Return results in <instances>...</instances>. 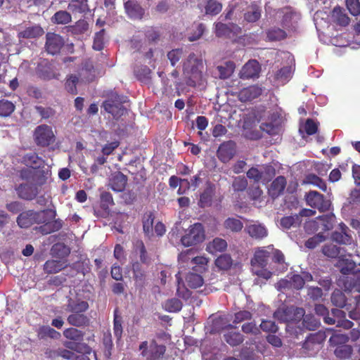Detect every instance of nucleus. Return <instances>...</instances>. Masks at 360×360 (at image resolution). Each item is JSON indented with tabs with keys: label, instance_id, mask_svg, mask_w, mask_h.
<instances>
[{
	"label": "nucleus",
	"instance_id": "f257e3e1",
	"mask_svg": "<svg viewBox=\"0 0 360 360\" xmlns=\"http://www.w3.org/2000/svg\"><path fill=\"white\" fill-rule=\"evenodd\" d=\"M203 68L202 59L198 58L195 54L191 53L184 63V77L187 85L195 86L197 84H202L204 82Z\"/></svg>",
	"mask_w": 360,
	"mask_h": 360
},
{
	"label": "nucleus",
	"instance_id": "f03ea898",
	"mask_svg": "<svg viewBox=\"0 0 360 360\" xmlns=\"http://www.w3.org/2000/svg\"><path fill=\"white\" fill-rule=\"evenodd\" d=\"M55 215V212L51 210L37 212L28 210L20 213L17 218V222L18 225H33L34 224L50 225L53 222Z\"/></svg>",
	"mask_w": 360,
	"mask_h": 360
},
{
	"label": "nucleus",
	"instance_id": "7ed1b4c3",
	"mask_svg": "<svg viewBox=\"0 0 360 360\" xmlns=\"http://www.w3.org/2000/svg\"><path fill=\"white\" fill-rule=\"evenodd\" d=\"M305 311L303 308L294 306H282L274 313V317L282 323L300 321Z\"/></svg>",
	"mask_w": 360,
	"mask_h": 360
},
{
	"label": "nucleus",
	"instance_id": "20e7f679",
	"mask_svg": "<svg viewBox=\"0 0 360 360\" xmlns=\"http://www.w3.org/2000/svg\"><path fill=\"white\" fill-rule=\"evenodd\" d=\"M274 174V169L270 165L251 167L247 172V176L255 182L266 184Z\"/></svg>",
	"mask_w": 360,
	"mask_h": 360
},
{
	"label": "nucleus",
	"instance_id": "39448f33",
	"mask_svg": "<svg viewBox=\"0 0 360 360\" xmlns=\"http://www.w3.org/2000/svg\"><path fill=\"white\" fill-rule=\"evenodd\" d=\"M34 137L36 143L43 147L53 143L56 140L52 127L46 124L38 126L34 130Z\"/></svg>",
	"mask_w": 360,
	"mask_h": 360
},
{
	"label": "nucleus",
	"instance_id": "423d86ee",
	"mask_svg": "<svg viewBox=\"0 0 360 360\" xmlns=\"http://www.w3.org/2000/svg\"><path fill=\"white\" fill-rule=\"evenodd\" d=\"M205 239L203 226H190L185 230L181 237V243L184 246H191L202 243Z\"/></svg>",
	"mask_w": 360,
	"mask_h": 360
},
{
	"label": "nucleus",
	"instance_id": "0eeeda50",
	"mask_svg": "<svg viewBox=\"0 0 360 360\" xmlns=\"http://www.w3.org/2000/svg\"><path fill=\"white\" fill-rule=\"evenodd\" d=\"M315 214L314 210L303 209L299 214L283 217L281 225H307L311 223L310 217H314Z\"/></svg>",
	"mask_w": 360,
	"mask_h": 360
},
{
	"label": "nucleus",
	"instance_id": "6e6552de",
	"mask_svg": "<svg viewBox=\"0 0 360 360\" xmlns=\"http://www.w3.org/2000/svg\"><path fill=\"white\" fill-rule=\"evenodd\" d=\"M126 101V98L117 94H112L111 98L103 103V108L106 112L113 117H118L123 115L124 108L122 104Z\"/></svg>",
	"mask_w": 360,
	"mask_h": 360
},
{
	"label": "nucleus",
	"instance_id": "1a4fd4ad",
	"mask_svg": "<svg viewBox=\"0 0 360 360\" xmlns=\"http://www.w3.org/2000/svg\"><path fill=\"white\" fill-rule=\"evenodd\" d=\"M305 198L307 205L319 210H328L330 205V202L325 200L323 195L315 191L307 193Z\"/></svg>",
	"mask_w": 360,
	"mask_h": 360
},
{
	"label": "nucleus",
	"instance_id": "9d476101",
	"mask_svg": "<svg viewBox=\"0 0 360 360\" xmlns=\"http://www.w3.org/2000/svg\"><path fill=\"white\" fill-rule=\"evenodd\" d=\"M228 328H233V326L229 323V321L223 316L210 317L207 326H205L207 333L214 334L221 332L222 330Z\"/></svg>",
	"mask_w": 360,
	"mask_h": 360
},
{
	"label": "nucleus",
	"instance_id": "9b49d317",
	"mask_svg": "<svg viewBox=\"0 0 360 360\" xmlns=\"http://www.w3.org/2000/svg\"><path fill=\"white\" fill-rule=\"evenodd\" d=\"M46 39L45 49L46 51L51 55L59 53L64 45L63 39L60 35L51 32L46 34Z\"/></svg>",
	"mask_w": 360,
	"mask_h": 360
},
{
	"label": "nucleus",
	"instance_id": "f8f14e48",
	"mask_svg": "<svg viewBox=\"0 0 360 360\" xmlns=\"http://www.w3.org/2000/svg\"><path fill=\"white\" fill-rule=\"evenodd\" d=\"M235 143L227 141L221 144L217 151V158L224 163L231 160L235 155Z\"/></svg>",
	"mask_w": 360,
	"mask_h": 360
},
{
	"label": "nucleus",
	"instance_id": "ddd939ff",
	"mask_svg": "<svg viewBox=\"0 0 360 360\" xmlns=\"http://www.w3.org/2000/svg\"><path fill=\"white\" fill-rule=\"evenodd\" d=\"M215 32L218 37H233L241 33V28L235 24L226 25L221 22L215 24Z\"/></svg>",
	"mask_w": 360,
	"mask_h": 360
},
{
	"label": "nucleus",
	"instance_id": "4468645a",
	"mask_svg": "<svg viewBox=\"0 0 360 360\" xmlns=\"http://www.w3.org/2000/svg\"><path fill=\"white\" fill-rule=\"evenodd\" d=\"M20 176L22 179L30 181L36 185H42L45 183L44 176H42L41 170L27 167L21 170Z\"/></svg>",
	"mask_w": 360,
	"mask_h": 360
},
{
	"label": "nucleus",
	"instance_id": "2eb2a0df",
	"mask_svg": "<svg viewBox=\"0 0 360 360\" xmlns=\"http://www.w3.org/2000/svg\"><path fill=\"white\" fill-rule=\"evenodd\" d=\"M260 66L259 63L255 60H249L242 68L240 72V77L243 79L256 78L259 77Z\"/></svg>",
	"mask_w": 360,
	"mask_h": 360
},
{
	"label": "nucleus",
	"instance_id": "dca6fc26",
	"mask_svg": "<svg viewBox=\"0 0 360 360\" xmlns=\"http://www.w3.org/2000/svg\"><path fill=\"white\" fill-rule=\"evenodd\" d=\"M16 191L20 198L25 200H32L38 193L36 184L33 183L21 184L17 187Z\"/></svg>",
	"mask_w": 360,
	"mask_h": 360
},
{
	"label": "nucleus",
	"instance_id": "f3484780",
	"mask_svg": "<svg viewBox=\"0 0 360 360\" xmlns=\"http://www.w3.org/2000/svg\"><path fill=\"white\" fill-rule=\"evenodd\" d=\"M270 253L264 248H260L255 253L254 257L251 259L252 270L258 268H264L267 264Z\"/></svg>",
	"mask_w": 360,
	"mask_h": 360
},
{
	"label": "nucleus",
	"instance_id": "a211bd4d",
	"mask_svg": "<svg viewBox=\"0 0 360 360\" xmlns=\"http://www.w3.org/2000/svg\"><path fill=\"white\" fill-rule=\"evenodd\" d=\"M68 266L66 260L49 259L44 264V271L48 274H56L67 268Z\"/></svg>",
	"mask_w": 360,
	"mask_h": 360
},
{
	"label": "nucleus",
	"instance_id": "6ab92c4d",
	"mask_svg": "<svg viewBox=\"0 0 360 360\" xmlns=\"http://www.w3.org/2000/svg\"><path fill=\"white\" fill-rule=\"evenodd\" d=\"M127 181L125 175L120 172H116L112 174L109 180V186L114 191L120 192L124 189Z\"/></svg>",
	"mask_w": 360,
	"mask_h": 360
},
{
	"label": "nucleus",
	"instance_id": "aec40b11",
	"mask_svg": "<svg viewBox=\"0 0 360 360\" xmlns=\"http://www.w3.org/2000/svg\"><path fill=\"white\" fill-rule=\"evenodd\" d=\"M287 181L284 176H279L276 177L271 184L268 192L273 198H276L281 195L286 186Z\"/></svg>",
	"mask_w": 360,
	"mask_h": 360
},
{
	"label": "nucleus",
	"instance_id": "412c9836",
	"mask_svg": "<svg viewBox=\"0 0 360 360\" xmlns=\"http://www.w3.org/2000/svg\"><path fill=\"white\" fill-rule=\"evenodd\" d=\"M71 252V249L63 243H56L50 250V255L60 260H64L68 257Z\"/></svg>",
	"mask_w": 360,
	"mask_h": 360
},
{
	"label": "nucleus",
	"instance_id": "4be33fe9",
	"mask_svg": "<svg viewBox=\"0 0 360 360\" xmlns=\"http://www.w3.org/2000/svg\"><path fill=\"white\" fill-rule=\"evenodd\" d=\"M68 323L75 327H86L89 325V318L81 313H71L67 318Z\"/></svg>",
	"mask_w": 360,
	"mask_h": 360
},
{
	"label": "nucleus",
	"instance_id": "5701e85b",
	"mask_svg": "<svg viewBox=\"0 0 360 360\" xmlns=\"http://www.w3.org/2000/svg\"><path fill=\"white\" fill-rule=\"evenodd\" d=\"M262 94V89L257 86H250L242 89L238 94L239 99L243 101H248L257 98Z\"/></svg>",
	"mask_w": 360,
	"mask_h": 360
},
{
	"label": "nucleus",
	"instance_id": "b1692460",
	"mask_svg": "<svg viewBox=\"0 0 360 360\" xmlns=\"http://www.w3.org/2000/svg\"><path fill=\"white\" fill-rule=\"evenodd\" d=\"M89 306L87 302L83 300L74 301L72 298H69L66 304L65 310L71 313L84 314Z\"/></svg>",
	"mask_w": 360,
	"mask_h": 360
},
{
	"label": "nucleus",
	"instance_id": "393cba45",
	"mask_svg": "<svg viewBox=\"0 0 360 360\" xmlns=\"http://www.w3.org/2000/svg\"><path fill=\"white\" fill-rule=\"evenodd\" d=\"M124 8L128 15L133 19H141L144 11L141 6L134 1H128L124 4Z\"/></svg>",
	"mask_w": 360,
	"mask_h": 360
},
{
	"label": "nucleus",
	"instance_id": "a878e982",
	"mask_svg": "<svg viewBox=\"0 0 360 360\" xmlns=\"http://www.w3.org/2000/svg\"><path fill=\"white\" fill-rule=\"evenodd\" d=\"M43 29L39 25H32L25 27L18 34L19 39H35L44 34Z\"/></svg>",
	"mask_w": 360,
	"mask_h": 360
},
{
	"label": "nucleus",
	"instance_id": "bb28decb",
	"mask_svg": "<svg viewBox=\"0 0 360 360\" xmlns=\"http://www.w3.org/2000/svg\"><path fill=\"white\" fill-rule=\"evenodd\" d=\"M292 74V68L290 66L284 67L275 73L274 82L277 85H283L290 80Z\"/></svg>",
	"mask_w": 360,
	"mask_h": 360
},
{
	"label": "nucleus",
	"instance_id": "cd10ccee",
	"mask_svg": "<svg viewBox=\"0 0 360 360\" xmlns=\"http://www.w3.org/2000/svg\"><path fill=\"white\" fill-rule=\"evenodd\" d=\"M150 349L146 357V360H155L161 356L165 352V346L162 345H158L155 340H152L149 347Z\"/></svg>",
	"mask_w": 360,
	"mask_h": 360
},
{
	"label": "nucleus",
	"instance_id": "c85d7f7f",
	"mask_svg": "<svg viewBox=\"0 0 360 360\" xmlns=\"http://www.w3.org/2000/svg\"><path fill=\"white\" fill-rule=\"evenodd\" d=\"M226 248L227 243L225 240L215 238L207 245L206 250L212 255H215L217 252L225 251Z\"/></svg>",
	"mask_w": 360,
	"mask_h": 360
},
{
	"label": "nucleus",
	"instance_id": "c756f323",
	"mask_svg": "<svg viewBox=\"0 0 360 360\" xmlns=\"http://www.w3.org/2000/svg\"><path fill=\"white\" fill-rule=\"evenodd\" d=\"M336 266L342 274L347 275L354 270L356 264L351 259L341 256L339 257Z\"/></svg>",
	"mask_w": 360,
	"mask_h": 360
},
{
	"label": "nucleus",
	"instance_id": "7c9ffc66",
	"mask_svg": "<svg viewBox=\"0 0 360 360\" xmlns=\"http://www.w3.org/2000/svg\"><path fill=\"white\" fill-rule=\"evenodd\" d=\"M330 229L328 226H326L324 231L319 232L316 235L311 237L305 242V246L309 249H314L316 247L318 244L326 240V239L328 237V231Z\"/></svg>",
	"mask_w": 360,
	"mask_h": 360
},
{
	"label": "nucleus",
	"instance_id": "2f4dec72",
	"mask_svg": "<svg viewBox=\"0 0 360 360\" xmlns=\"http://www.w3.org/2000/svg\"><path fill=\"white\" fill-rule=\"evenodd\" d=\"M341 228H342L341 231H340V232L335 231L332 234V236H331L332 240L333 241H335L338 243H340V244H344V245L351 244V243L352 241V238L346 231L345 228H347V226H341Z\"/></svg>",
	"mask_w": 360,
	"mask_h": 360
},
{
	"label": "nucleus",
	"instance_id": "473e14b6",
	"mask_svg": "<svg viewBox=\"0 0 360 360\" xmlns=\"http://www.w3.org/2000/svg\"><path fill=\"white\" fill-rule=\"evenodd\" d=\"M132 271L136 285L141 287L143 286L146 280V273L141 264L138 262L133 263Z\"/></svg>",
	"mask_w": 360,
	"mask_h": 360
},
{
	"label": "nucleus",
	"instance_id": "72a5a7b5",
	"mask_svg": "<svg viewBox=\"0 0 360 360\" xmlns=\"http://www.w3.org/2000/svg\"><path fill=\"white\" fill-rule=\"evenodd\" d=\"M331 19L333 22L342 26H346L349 22V18L343 13L342 10L340 7H335L333 8L331 14Z\"/></svg>",
	"mask_w": 360,
	"mask_h": 360
},
{
	"label": "nucleus",
	"instance_id": "f704fd0d",
	"mask_svg": "<svg viewBox=\"0 0 360 360\" xmlns=\"http://www.w3.org/2000/svg\"><path fill=\"white\" fill-rule=\"evenodd\" d=\"M68 8L73 13H85L89 10L87 0H72L68 4Z\"/></svg>",
	"mask_w": 360,
	"mask_h": 360
},
{
	"label": "nucleus",
	"instance_id": "c9c22d12",
	"mask_svg": "<svg viewBox=\"0 0 360 360\" xmlns=\"http://www.w3.org/2000/svg\"><path fill=\"white\" fill-rule=\"evenodd\" d=\"M302 325L309 330H315L320 326V321L313 315L307 314L302 317Z\"/></svg>",
	"mask_w": 360,
	"mask_h": 360
},
{
	"label": "nucleus",
	"instance_id": "e433bc0d",
	"mask_svg": "<svg viewBox=\"0 0 360 360\" xmlns=\"http://www.w3.org/2000/svg\"><path fill=\"white\" fill-rule=\"evenodd\" d=\"M215 265L220 270H228L233 264V259L230 255L223 254L215 259Z\"/></svg>",
	"mask_w": 360,
	"mask_h": 360
},
{
	"label": "nucleus",
	"instance_id": "4c0bfd02",
	"mask_svg": "<svg viewBox=\"0 0 360 360\" xmlns=\"http://www.w3.org/2000/svg\"><path fill=\"white\" fill-rule=\"evenodd\" d=\"M261 17V9L256 5L252 4L249 7L248 11L245 13V20L249 22H254Z\"/></svg>",
	"mask_w": 360,
	"mask_h": 360
},
{
	"label": "nucleus",
	"instance_id": "58836bf2",
	"mask_svg": "<svg viewBox=\"0 0 360 360\" xmlns=\"http://www.w3.org/2000/svg\"><path fill=\"white\" fill-rule=\"evenodd\" d=\"M235 64L232 61H228L222 65L217 67L220 79H226L231 76L235 70Z\"/></svg>",
	"mask_w": 360,
	"mask_h": 360
},
{
	"label": "nucleus",
	"instance_id": "ea45409f",
	"mask_svg": "<svg viewBox=\"0 0 360 360\" xmlns=\"http://www.w3.org/2000/svg\"><path fill=\"white\" fill-rule=\"evenodd\" d=\"M326 339V335L323 333H316L314 334H310L305 340V345L307 347H309V344H313L314 346L316 347L318 349H320L321 345Z\"/></svg>",
	"mask_w": 360,
	"mask_h": 360
},
{
	"label": "nucleus",
	"instance_id": "a19ab883",
	"mask_svg": "<svg viewBox=\"0 0 360 360\" xmlns=\"http://www.w3.org/2000/svg\"><path fill=\"white\" fill-rule=\"evenodd\" d=\"M225 341L231 346H237L244 340L243 335L238 332H229L224 335Z\"/></svg>",
	"mask_w": 360,
	"mask_h": 360
},
{
	"label": "nucleus",
	"instance_id": "79ce46f5",
	"mask_svg": "<svg viewBox=\"0 0 360 360\" xmlns=\"http://www.w3.org/2000/svg\"><path fill=\"white\" fill-rule=\"evenodd\" d=\"M65 347L68 349L76 351L79 353L89 354L91 352V348L84 343L74 342H65L64 344Z\"/></svg>",
	"mask_w": 360,
	"mask_h": 360
},
{
	"label": "nucleus",
	"instance_id": "37998d69",
	"mask_svg": "<svg viewBox=\"0 0 360 360\" xmlns=\"http://www.w3.org/2000/svg\"><path fill=\"white\" fill-rule=\"evenodd\" d=\"M53 23L65 25L72 20L70 14L65 11H59L56 12L51 18Z\"/></svg>",
	"mask_w": 360,
	"mask_h": 360
},
{
	"label": "nucleus",
	"instance_id": "c03bdc74",
	"mask_svg": "<svg viewBox=\"0 0 360 360\" xmlns=\"http://www.w3.org/2000/svg\"><path fill=\"white\" fill-rule=\"evenodd\" d=\"M39 71L40 77L44 79L58 78L59 75L51 64L46 65L43 68H39Z\"/></svg>",
	"mask_w": 360,
	"mask_h": 360
},
{
	"label": "nucleus",
	"instance_id": "a18cd8bd",
	"mask_svg": "<svg viewBox=\"0 0 360 360\" xmlns=\"http://www.w3.org/2000/svg\"><path fill=\"white\" fill-rule=\"evenodd\" d=\"M177 288L176 294L179 297L188 300L191 297V292L184 286L183 281L180 276V272L176 274Z\"/></svg>",
	"mask_w": 360,
	"mask_h": 360
},
{
	"label": "nucleus",
	"instance_id": "49530a36",
	"mask_svg": "<svg viewBox=\"0 0 360 360\" xmlns=\"http://www.w3.org/2000/svg\"><path fill=\"white\" fill-rule=\"evenodd\" d=\"M330 299L333 305L338 307L342 308L346 305V297L340 290H335L331 295Z\"/></svg>",
	"mask_w": 360,
	"mask_h": 360
},
{
	"label": "nucleus",
	"instance_id": "de8ad7c7",
	"mask_svg": "<svg viewBox=\"0 0 360 360\" xmlns=\"http://www.w3.org/2000/svg\"><path fill=\"white\" fill-rule=\"evenodd\" d=\"M63 335L69 340L79 342L83 340L84 333L75 328H67L63 331Z\"/></svg>",
	"mask_w": 360,
	"mask_h": 360
},
{
	"label": "nucleus",
	"instance_id": "09e8293b",
	"mask_svg": "<svg viewBox=\"0 0 360 360\" xmlns=\"http://www.w3.org/2000/svg\"><path fill=\"white\" fill-rule=\"evenodd\" d=\"M245 231L255 239H261L267 236V231L264 226H247Z\"/></svg>",
	"mask_w": 360,
	"mask_h": 360
},
{
	"label": "nucleus",
	"instance_id": "8fccbe9b",
	"mask_svg": "<svg viewBox=\"0 0 360 360\" xmlns=\"http://www.w3.org/2000/svg\"><path fill=\"white\" fill-rule=\"evenodd\" d=\"M186 281L188 285L191 288H198L202 285L203 279L199 274L190 273L186 276Z\"/></svg>",
	"mask_w": 360,
	"mask_h": 360
},
{
	"label": "nucleus",
	"instance_id": "3c124183",
	"mask_svg": "<svg viewBox=\"0 0 360 360\" xmlns=\"http://www.w3.org/2000/svg\"><path fill=\"white\" fill-rule=\"evenodd\" d=\"M24 161L25 164L31 168L37 169L42 163L43 160L39 158L35 153H29L24 157Z\"/></svg>",
	"mask_w": 360,
	"mask_h": 360
},
{
	"label": "nucleus",
	"instance_id": "603ef678",
	"mask_svg": "<svg viewBox=\"0 0 360 360\" xmlns=\"http://www.w3.org/2000/svg\"><path fill=\"white\" fill-rule=\"evenodd\" d=\"M214 189L212 186H208L206 188L203 193L200 195L199 205L201 207H207L210 205Z\"/></svg>",
	"mask_w": 360,
	"mask_h": 360
},
{
	"label": "nucleus",
	"instance_id": "864d4df0",
	"mask_svg": "<svg viewBox=\"0 0 360 360\" xmlns=\"http://www.w3.org/2000/svg\"><path fill=\"white\" fill-rule=\"evenodd\" d=\"M322 253L330 258H336L341 253V249L333 244H327L323 246Z\"/></svg>",
	"mask_w": 360,
	"mask_h": 360
},
{
	"label": "nucleus",
	"instance_id": "5fc2aeb1",
	"mask_svg": "<svg viewBox=\"0 0 360 360\" xmlns=\"http://www.w3.org/2000/svg\"><path fill=\"white\" fill-rule=\"evenodd\" d=\"M182 302L176 298H172L167 300L164 304V308L169 312H178L182 309Z\"/></svg>",
	"mask_w": 360,
	"mask_h": 360
},
{
	"label": "nucleus",
	"instance_id": "6e6d98bb",
	"mask_svg": "<svg viewBox=\"0 0 360 360\" xmlns=\"http://www.w3.org/2000/svg\"><path fill=\"white\" fill-rule=\"evenodd\" d=\"M38 334L40 338L49 337L53 339H58L60 337V333L50 326L41 327L39 330Z\"/></svg>",
	"mask_w": 360,
	"mask_h": 360
},
{
	"label": "nucleus",
	"instance_id": "4d7b16f0",
	"mask_svg": "<svg viewBox=\"0 0 360 360\" xmlns=\"http://www.w3.org/2000/svg\"><path fill=\"white\" fill-rule=\"evenodd\" d=\"M14 104L7 100H0V117H7L14 110Z\"/></svg>",
	"mask_w": 360,
	"mask_h": 360
},
{
	"label": "nucleus",
	"instance_id": "13d9d810",
	"mask_svg": "<svg viewBox=\"0 0 360 360\" xmlns=\"http://www.w3.org/2000/svg\"><path fill=\"white\" fill-rule=\"evenodd\" d=\"M305 182L309 184H312L323 191H326L327 189L325 181L315 174H309L307 176Z\"/></svg>",
	"mask_w": 360,
	"mask_h": 360
},
{
	"label": "nucleus",
	"instance_id": "bf43d9fd",
	"mask_svg": "<svg viewBox=\"0 0 360 360\" xmlns=\"http://www.w3.org/2000/svg\"><path fill=\"white\" fill-rule=\"evenodd\" d=\"M222 8V5L215 0H208L205 6V11L207 14L217 15Z\"/></svg>",
	"mask_w": 360,
	"mask_h": 360
},
{
	"label": "nucleus",
	"instance_id": "052dcab7",
	"mask_svg": "<svg viewBox=\"0 0 360 360\" xmlns=\"http://www.w3.org/2000/svg\"><path fill=\"white\" fill-rule=\"evenodd\" d=\"M205 27L202 23L194 24L193 25V33L188 34V40L194 41L199 39L205 31Z\"/></svg>",
	"mask_w": 360,
	"mask_h": 360
},
{
	"label": "nucleus",
	"instance_id": "680f3d73",
	"mask_svg": "<svg viewBox=\"0 0 360 360\" xmlns=\"http://www.w3.org/2000/svg\"><path fill=\"white\" fill-rule=\"evenodd\" d=\"M105 30H101L99 32H97L95 34L93 49L96 51H101L103 49L105 44Z\"/></svg>",
	"mask_w": 360,
	"mask_h": 360
},
{
	"label": "nucleus",
	"instance_id": "e2e57ef3",
	"mask_svg": "<svg viewBox=\"0 0 360 360\" xmlns=\"http://www.w3.org/2000/svg\"><path fill=\"white\" fill-rule=\"evenodd\" d=\"M276 288L281 292H285L293 289L290 276L288 275L286 278L281 279L275 284Z\"/></svg>",
	"mask_w": 360,
	"mask_h": 360
},
{
	"label": "nucleus",
	"instance_id": "0e129e2a",
	"mask_svg": "<svg viewBox=\"0 0 360 360\" xmlns=\"http://www.w3.org/2000/svg\"><path fill=\"white\" fill-rule=\"evenodd\" d=\"M259 328L264 332L275 333L278 331V327L274 321L271 320H262Z\"/></svg>",
	"mask_w": 360,
	"mask_h": 360
},
{
	"label": "nucleus",
	"instance_id": "69168bd1",
	"mask_svg": "<svg viewBox=\"0 0 360 360\" xmlns=\"http://www.w3.org/2000/svg\"><path fill=\"white\" fill-rule=\"evenodd\" d=\"M273 260L275 263L281 265V271H284L287 269L288 265L285 262V257L283 254L278 250H275L274 252Z\"/></svg>",
	"mask_w": 360,
	"mask_h": 360
},
{
	"label": "nucleus",
	"instance_id": "338daca9",
	"mask_svg": "<svg viewBox=\"0 0 360 360\" xmlns=\"http://www.w3.org/2000/svg\"><path fill=\"white\" fill-rule=\"evenodd\" d=\"M232 186L236 191H243L245 190L248 186V181L245 177H235Z\"/></svg>",
	"mask_w": 360,
	"mask_h": 360
},
{
	"label": "nucleus",
	"instance_id": "774afa93",
	"mask_svg": "<svg viewBox=\"0 0 360 360\" xmlns=\"http://www.w3.org/2000/svg\"><path fill=\"white\" fill-rule=\"evenodd\" d=\"M335 355L340 359L349 358L352 354V348L348 345L338 347L335 350Z\"/></svg>",
	"mask_w": 360,
	"mask_h": 360
}]
</instances>
